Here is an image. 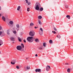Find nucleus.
I'll list each match as a JSON object with an SVG mask.
<instances>
[{"mask_svg":"<svg viewBox=\"0 0 73 73\" xmlns=\"http://www.w3.org/2000/svg\"><path fill=\"white\" fill-rule=\"evenodd\" d=\"M50 69V66L48 65L47 66L46 68V70L48 72L49 70Z\"/></svg>","mask_w":73,"mask_h":73,"instance_id":"423d86ee","label":"nucleus"},{"mask_svg":"<svg viewBox=\"0 0 73 73\" xmlns=\"http://www.w3.org/2000/svg\"><path fill=\"white\" fill-rule=\"evenodd\" d=\"M21 46L22 48H24V44H23L21 43Z\"/></svg>","mask_w":73,"mask_h":73,"instance_id":"bb28decb","label":"nucleus"},{"mask_svg":"<svg viewBox=\"0 0 73 73\" xmlns=\"http://www.w3.org/2000/svg\"><path fill=\"white\" fill-rule=\"evenodd\" d=\"M24 69L26 70L27 69H30V66H27V67L25 66L24 68Z\"/></svg>","mask_w":73,"mask_h":73,"instance_id":"6e6552de","label":"nucleus"},{"mask_svg":"<svg viewBox=\"0 0 73 73\" xmlns=\"http://www.w3.org/2000/svg\"><path fill=\"white\" fill-rule=\"evenodd\" d=\"M20 11H21V10H20Z\"/></svg>","mask_w":73,"mask_h":73,"instance_id":"603ef678","label":"nucleus"},{"mask_svg":"<svg viewBox=\"0 0 73 73\" xmlns=\"http://www.w3.org/2000/svg\"><path fill=\"white\" fill-rule=\"evenodd\" d=\"M35 71L36 72H41V69H36L35 70Z\"/></svg>","mask_w":73,"mask_h":73,"instance_id":"0eeeda50","label":"nucleus"},{"mask_svg":"<svg viewBox=\"0 0 73 73\" xmlns=\"http://www.w3.org/2000/svg\"><path fill=\"white\" fill-rule=\"evenodd\" d=\"M2 33H3V32L0 31V35H1Z\"/></svg>","mask_w":73,"mask_h":73,"instance_id":"4c0bfd02","label":"nucleus"},{"mask_svg":"<svg viewBox=\"0 0 73 73\" xmlns=\"http://www.w3.org/2000/svg\"><path fill=\"white\" fill-rule=\"evenodd\" d=\"M13 32L14 33V34H16V31H13Z\"/></svg>","mask_w":73,"mask_h":73,"instance_id":"c85d7f7f","label":"nucleus"},{"mask_svg":"<svg viewBox=\"0 0 73 73\" xmlns=\"http://www.w3.org/2000/svg\"><path fill=\"white\" fill-rule=\"evenodd\" d=\"M27 41L29 42H32L33 41V37H28L27 38Z\"/></svg>","mask_w":73,"mask_h":73,"instance_id":"f03ea898","label":"nucleus"},{"mask_svg":"<svg viewBox=\"0 0 73 73\" xmlns=\"http://www.w3.org/2000/svg\"><path fill=\"white\" fill-rule=\"evenodd\" d=\"M30 25L31 26H33L34 25V24H33V23H31Z\"/></svg>","mask_w":73,"mask_h":73,"instance_id":"b1692460","label":"nucleus"},{"mask_svg":"<svg viewBox=\"0 0 73 73\" xmlns=\"http://www.w3.org/2000/svg\"><path fill=\"white\" fill-rule=\"evenodd\" d=\"M16 68L17 69H19V67L18 66H16Z\"/></svg>","mask_w":73,"mask_h":73,"instance_id":"c9c22d12","label":"nucleus"},{"mask_svg":"<svg viewBox=\"0 0 73 73\" xmlns=\"http://www.w3.org/2000/svg\"><path fill=\"white\" fill-rule=\"evenodd\" d=\"M23 41L25 42H26V40H23Z\"/></svg>","mask_w":73,"mask_h":73,"instance_id":"a19ab883","label":"nucleus"},{"mask_svg":"<svg viewBox=\"0 0 73 73\" xmlns=\"http://www.w3.org/2000/svg\"><path fill=\"white\" fill-rule=\"evenodd\" d=\"M52 33H54V34H56V31H52Z\"/></svg>","mask_w":73,"mask_h":73,"instance_id":"473e14b6","label":"nucleus"},{"mask_svg":"<svg viewBox=\"0 0 73 73\" xmlns=\"http://www.w3.org/2000/svg\"><path fill=\"white\" fill-rule=\"evenodd\" d=\"M1 44H0V46H1Z\"/></svg>","mask_w":73,"mask_h":73,"instance_id":"3c124183","label":"nucleus"},{"mask_svg":"<svg viewBox=\"0 0 73 73\" xmlns=\"http://www.w3.org/2000/svg\"><path fill=\"white\" fill-rule=\"evenodd\" d=\"M54 31H56V32H58V31H57V29L55 27H54Z\"/></svg>","mask_w":73,"mask_h":73,"instance_id":"5701e85b","label":"nucleus"},{"mask_svg":"<svg viewBox=\"0 0 73 73\" xmlns=\"http://www.w3.org/2000/svg\"><path fill=\"white\" fill-rule=\"evenodd\" d=\"M16 48L18 50H21L22 49V47L21 45L18 46Z\"/></svg>","mask_w":73,"mask_h":73,"instance_id":"39448f33","label":"nucleus"},{"mask_svg":"<svg viewBox=\"0 0 73 73\" xmlns=\"http://www.w3.org/2000/svg\"><path fill=\"white\" fill-rule=\"evenodd\" d=\"M67 72H68V73L70 72V68H68L67 70Z\"/></svg>","mask_w":73,"mask_h":73,"instance_id":"a878e982","label":"nucleus"},{"mask_svg":"<svg viewBox=\"0 0 73 73\" xmlns=\"http://www.w3.org/2000/svg\"><path fill=\"white\" fill-rule=\"evenodd\" d=\"M66 8H68V5H66Z\"/></svg>","mask_w":73,"mask_h":73,"instance_id":"72a5a7b5","label":"nucleus"},{"mask_svg":"<svg viewBox=\"0 0 73 73\" xmlns=\"http://www.w3.org/2000/svg\"><path fill=\"white\" fill-rule=\"evenodd\" d=\"M2 20H3L4 21H5V20L6 19L5 18V17H4V16H2Z\"/></svg>","mask_w":73,"mask_h":73,"instance_id":"9d476101","label":"nucleus"},{"mask_svg":"<svg viewBox=\"0 0 73 73\" xmlns=\"http://www.w3.org/2000/svg\"><path fill=\"white\" fill-rule=\"evenodd\" d=\"M7 35H9L10 34V33H9V32H8L7 33Z\"/></svg>","mask_w":73,"mask_h":73,"instance_id":"79ce46f5","label":"nucleus"},{"mask_svg":"<svg viewBox=\"0 0 73 73\" xmlns=\"http://www.w3.org/2000/svg\"><path fill=\"white\" fill-rule=\"evenodd\" d=\"M66 17L68 19H70V15H66Z\"/></svg>","mask_w":73,"mask_h":73,"instance_id":"ddd939ff","label":"nucleus"},{"mask_svg":"<svg viewBox=\"0 0 73 73\" xmlns=\"http://www.w3.org/2000/svg\"><path fill=\"white\" fill-rule=\"evenodd\" d=\"M35 33L34 31H31L29 33V36H31V37H33L35 36Z\"/></svg>","mask_w":73,"mask_h":73,"instance_id":"20e7f679","label":"nucleus"},{"mask_svg":"<svg viewBox=\"0 0 73 73\" xmlns=\"http://www.w3.org/2000/svg\"><path fill=\"white\" fill-rule=\"evenodd\" d=\"M26 2V3H28V0H25Z\"/></svg>","mask_w":73,"mask_h":73,"instance_id":"ea45409f","label":"nucleus"},{"mask_svg":"<svg viewBox=\"0 0 73 73\" xmlns=\"http://www.w3.org/2000/svg\"><path fill=\"white\" fill-rule=\"evenodd\" d=\"M44 9L42 7H41L39 9V11L41 12H42V11H43Z\"/></svg>","mask_w":73,"mask_h":73,"instance_id":"4468645a","label":"nucleus"},{"mask_svg":"<svg viewBox=\"0 0 73 73\" xmlns=\"http://www.w3.org/2000/svg\"><path fill=\"white\" fill-rule=\"evenodd\" d=\"M16 27H13V29L14 30H15V29H16L17 31L18 32L20 30V25L19 24H16Z\"/></svg>","mask_w":73,"mask_h":73,"instance_id":"f257e3e1","label":"nucleus"},{"mask_svg":"<svg viewBox=\"0 0 73 73\" xmlns=\"http://www.w3.org/2000/svg\"><path fill=\"white\" fill-rule=\"evenodd\" d=\"M38 48L40 50H41V49H44V47L43 46H42L38 47Z\"/></svg>","mask_w":73,"mask_h":73,"instance_id":"1a4fd4ad","label":"nucleus"},{"mask_svg":"<svg viewBox=\"0 0 73 73\" xmlns=\"http://www.w3.org/2000/svg\"><path fill=\"white\" fill-rule=\"evenodd\" d=\"M13 43H15V42H13Z\"/></svg>","mask_w":73,"mask_h":73,"instance_id":"864d4df0","label":"nucleus"},{"mask_svg":"<svg viewBox=\"0 0 73 73\" xmlns=\"http://www.w3.org/2000/svg\"><path fill=\"white\" fill-rule=\"evenodd\" d=\"M18 39L19 40V41H20V42H21V38L18 37Z\"/></svg>","mask_w":73,"mask_h":73,"instance_id":"4be33fe9","label":"nucleus"},{"mask_svg":"<svg viewBox=\"0 0 73 73\" xmlns=\"http://www.w3.org/2000/svg\"><path fill=\"white\" fill-rule=\"evenodd\" d=\"M0 43H1V45H2V44H3V41L2 40L0 41Z\"/></svg>","mask_w":73,"mask_h":73,"instance_id":"c756f323","label":"nucleus"},{"mask_svg":"<svg viewBox=\"0 0 73 73\" xmlns=\"http://www.w3.org/2000/svg\"><path fill=\"white\" fill-rule=\"evenodd\" d=\"M1 53V51H0V54Z\"/></svg>","mask_w":73,"mask_h":73,"instance_id":"49530a36","label":"nucleus"},{"mask_svg":"<svg viewBox=\"0 0 73 73\" xmlns=\"http://www.w3.org/2000/svg\"><path fill=\"white\" fill-rule=\"evenodd\" d=\"M12 62H14V63H15V62H16V60L15 59L13 60H12Z\"/></svg>","mask_w":73,"mask_h":73,"instance_id":"412c9836","label":"nucleus"},{"mask_svg":"<svg viewBox=\"0 0 73 73\" xmlns=\"http://www.w3.org/2000/svg\"><path fill=\"white\" fill-rule=\"evenodd\" d=\"M9 23L11 25H12L13 24V21H10L9 22Z\"/></svg>","mask_w":73,"mask_h":73,"instance_id":"f8f14e48","label":"nucleus"},{"mask_svg":"<svg viewBox=\"0 0 73 73\" xmlns=\"http://www.w3.org/2000/svg\"><path fill=\"white\" fill-rule=\"evenodd\" d=\"M1 14H0V17L1 16Z\"/></svg>","mask_w":73,"mask_h":73,"instance_id":"8fccbe9b","label":"nucleus"},{"mask_svg":"<svg viewBox=\"0 0 73 73\" xmlns=\"http://www.w3.org/2000/svg\"><path fill=\"white\" fill-rule=\"evenodd\" d=\"M42 17V16L41 15H40L38 17V19H41Z\"/></svg>","mask_w":73,"mask_h":73,"instance_id":"f3484780","label":"nucleus"},{"mask_svg":"<svg viewBox=\"0 0 73 73\" xmlns=\"http://www.w3.org/2000/svg\"><path fill=\"white\" fill-rule=\"evenodd\" d=\"M39 34L40 35H42V33L41 32H39Z\"/></svg>","mask_w":73,"mask_h":73,"instance_id":"cd10ccee","label":"nucleus"},{"mask_svg":"<svg viewBox=\"0 0 73 73\" xmlns=\"http://www.w3.org/2000/svg\"><path fill=\"white\" fill-rule=\"evenodd\" d=\"M28 58H26V60H28Z\"/></svg>","mask_w":73,"mask_h":73,"instance_id":"37998d69","label":"nucleus"},{"mask_svg":"<svg viewBox=\"0 0 73 73\" xmlns=\"http://www.w3.org/2000/svg\"><path fill=\"white\" fill-rule=\"evenodd\" d=\"M29 8H27V11H29Z\"/></svg>","mask_w":73,"mask_h":73,"instance_id":"58836bf2","label":"nucleus"},{"mask_svg":"<svg viewBox=\"0 0 73 73\" xmlns=\"http://www.w3.org/2000/svg\"><path fill=\"white\" fill-rule=\"evenodd\" d=\"M43 46L44 48H45L46 47V43H43Z\"/></svg>","mask_w":73,"mask_h":73,"instance_id":"aec40b11","label":"nucleus"},{"mask_svg":"<svg viewBox=\"0 0 73 73\" xmlns=\"http://www.w3.org/2000/svg\"><path fill=\"white\" fill-rule=\"evenodd\" d=\"M56 36H57V38H58L59 39H60V38H61V36H60V35H57Z\"/></svg>","mask_w":73,"mask_h":73,"instance_id":"6ab92c4d","label":"nucleus"},{"mask_svg":"<svg viewBox=\"0 0 73 73\" xmlns=\"http://www.w3.org/2000/svg\"><path fill=\"white\" fill-rule=\"evenodd\" d=\"M11 40H12V41H15V38H14L11 37Z\"/></svg>","mask_w":73,"mask_h":73,"instance_id":"2eb2a0df","label":"nucleus"},{"mask_svg":"<svg viewBox=\"0 0 73 73\" xmlns=\"http://www.w3.org/2000/svg\"><path fill=\"white\" fill-rule=\"evenodd\" d=\"M27 4L28 5H29L30 4H31V2H29L27 3Z\"/></svg>","mask_w":73,"mask_h":73,"instance_id":"e433bc0d","label":"nucleus"},{"mask_svg":"<svg viewBox=\"0 0 73 73\" xmlns=\"http://www.w3.org/2000/svg\"><path fill=\"white\" fill-rule=\"evenodd\" d=\"M35 42H39V40L38 38H36L35 40Z\"/></svg>","mask_w":73,"mask_h":73,"instance_id":"9b49d317","label":"nucleus"},{"mask_svg":"<svg viewBox=\"0 0 73 73\" xmlns=\"http://www.w3.org/2000/svg\"><path fill=\"white\" fill-rule=\"evenodd\" d=\"M49 42L50 44V43H53V41L52 40H50L49 41Z\"/></svg>","mask_w":73,"mask_h":73,"instance_id":"393cba45","label":"nucleus"},{"mask_svg":"<svg viewBox=\"0 0 73 73\" xmlns=\"http://www.w3.org/2000/svg\"><path fill=\"white\" fill-rule=\"evenodd\" d=\"M38 22L39 24H42V22L41 21L39 20L38 21Z\"/></svg>","mask_w":73,"mask_h":73,"instance_id":"a211bd4d","label":"nucleus"},{"mask_svg":"<svg viewBox=\"0 0 73 73\" xmlns=\"http://www.w3.org/2000/svg\"><path fill=\"white\" fill-rule=\"evenodd\" d=\"M21 8V6H19L17 8V11H19L20 10V9Z\"/></svg>","mask_w":73,"mask_h":73,"instance_id":"dca6fc26","label":"nucleus"},{"mask_svg":"<svg viewBox=\"0 0 73 73\" xmlns=\"http://www.w3.org/2000/svg\"><path fill=\"white\" fill-rule=\"evenodd\" d=\"M38 56V55H37V54H35V56L36 57H37Z\"/></svg>","mask_w":73,"mask_h":73,"instance_id":"c03bdc74","label":"nucleus"},{"mask_svg":"<svg viewBox=\"0 0 73 73\" xmlns=\"http://www.w3.org/2000/svg\"><path fill=\"white\" fill-rule=\"evenodd\" d=\"M41 7V5H40V4L39 3L37 5H36V7H35V9L36 10H37V11H38V10H39V9H40V7Z\"/></svg>","mask_w":73,"mask_h":73,"instance_id":"7ed1b4c3","label":"nucleus"},{"mask_svg":"<svg viewBox=\"0 0 73 73\" xmlns=\"http://www.w3.org/2000/svg\"><path fill=\"white\" fill-rule=\"evenodd\" d=\"M37 27H35V29H37Z\"/></svg>","mask_w":73,"mask_h":73,"instance_id":"a18cd8bd","label":"nucleus"},{"mask_svg":"<svg viewBox=\"0 0 73 73\" xmlns=\"http://www.w3.org/2000/svg\"><path fill=\"white\" fill-rule=\"evenodd\" d=\"M66 65H68V63H66Z\"/></svg>","mask_w":73,"mask_h":73,"instance_id":"de8ad7c7","label":"nucleus"},{"mask_svg":"<svg viewBox=\"0 0 73 73\" xmlns=\"http://www.w3.org/2000/svg\"><path fill=\"white\" fill-rule=\"evenodd\" d=\"M11 64H12L13 65H14V64H15V62H11Z\"/></svg>","mask_w":73,"mask_h":73,"instance_id":"2f4dec72","label":"nucleus"},{"mask_svg":"<svg viewBox=\"0 0 73 73\" xmlns=\"http://www.w3.org/2000/svg\"><path fill=\"white\" fill-rule=\"evenodd\" d=\"M1 7L0 6V10H1Z\"/></svg>","mask_w":73,"mask_h":73,"instance_id":"09e8293b","label":"nucleus"},{"mask_svg":"<svg viewBox=\"0 0 73 73\" xmlns=\"http://www.w3.org/2000/svg\"><path fill=\"white\" fill-rule=\"evenodd\" d=\"M40 31H42V32H43V29H42V28H40Z\"/></svg>","mask_w":73,"mask_h":73,"instance_id":"f704fd0d","label":"nucleus"},{"mask_svg":"<svg viewBox=\"0 0 73 73\" xmlns=\"http://www.w3.org/2000/svg\"><path fill=\"white\" fill-rule=\"evenodd\" d=\"M1 30H3V28L0 26V31H1Z\"/></svg>","mask_w":73,"mask_h":73,"instance_id":"7c9ffc66","label":"nucleus"}]
</instances>
